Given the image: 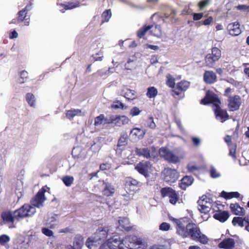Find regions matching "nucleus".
I'll return each mask as SVG.
<instances>
[{"instance_id": "obj_57", "label": "nucleus", "mask_w": 249, "mask_h": 249, "mask_svg": "<svg viewBox=\"0 0 249 249\" xmlns=\"http://www.w3.org/2000/svg\"><path fill=\"white\" fill-rule=\"evenodd\" d=\"M42 232L44 235H45L47 236L52 237L53 236V232L51 230L47 228H42Z\"/></svg>"}, {"instance_id": "obj_3", "label": "nucleus", "mask_w": 249, "mask_h": 249, "mask_svg": "<svg viewBox=\"0 0 249 249\" xmlns=\"http://www.w3.org/2000/svg\"><path fill=\"white\" fill-rule=\"evenodd\" d=\"M175 151L178 155L174 154L167 147H163L159 149V153L161 157L164 158L168 162L177 163L179 162L181 160L184 158L185 153L180 149H177Z\"/></svg>"}, {"instance_id": "obj_10", "label": "nucleus", "mask_w": 249, "mask_h": 249, "mask_svg": "<svg viewBox=\"0 0 249 249\" xmlns=\"http://www.w3.org/2000/svg\"><path fill=\"white\" fill-rule=\"evenodd\" d=\"M210 103L213 104V107H215L220 104V102L216 95L212 91H208L205 97L201 100V103L206 105Z\"/></svg>"}, {"instance_id": "obj_29", "label": "nucleus", "mask_w": 249, "mask_h": 249, "mask_svg": "<svg viewBox=\"0 0 249 249\" xmlns=\"http://www.w3.org/2000/svg\"><path fill=\"white\" fill-rule=\"evenodd\" d=\"M109 117L105 118L104 115L101 114L96 117L94 120V125L98 126L102 124H110L109 122Z\"/></svg>"}, {"instance_id": "obj_45", "label": "nucleus", "mask_w": 249, "mask_h": 249, "mask_svg": "<svg viewBox=\"0 0 249 249\" xmlns=\"http://www.w3.org/2000/svg\"><path fill=\"white\" fill-rule=\"evenodd\" d=\"M102 22H107L111 17V12L110 10H107L103 12L102 14Z\"/></svg>"}, {"instance_id": "obj_4", "label": "nucleus", "mask_w": 249, "mask_h": 249, "mask_svg": "<svg viewBox=\"0 0 249 249\" xmlns=\"http://www.w3.org/2000/svg\"><path fill=\"white\" fill-rule=\"evenodd\" d=\"M50 188L45 186L39 190L36 195L32 198L31 203L32 206L40 208L44 206V203L46 200L45 193L49 191Z\"/></svg>"}, {"instance_id": "obj_6", "label": "nucleus", "mask_w": 249, "mask_h": 249, "mask_svg": "<svg viewBox=\"0 0 249 249\" xmlns=\"http://www.w3.org/2000/svg\"><path fill=\"white\" fill-rule=\"evenodd\" d=\"M221 56V53L220 49L216 47L212 49V53L207 54L205 57V63L207 66L213 67L214 63L217 61Z\"/></svg>"}, {"instance_id": "obj_25", "label": "nucleus", "mask_w": 249, "mask_h": 249, "mask_svg": "<svg viewBox=\"0 0 249 249\" xmlns=\"http://www.w3.org/2000/svg\"><path fill=\"white\" fill-rule=\"evenodd\" d=\"M193 180V178L191 176L184 177L179 184L180 187L183 190H185L188 186L192 184Z\"/></svg>"}, {"instance_id": "obj_5", "label": "nucleus", "mask_w": 249, "mask_h": 249, "mask_svg": "<svg viewBox=\"0 0 249 249\" xmlns=\"http://www.w3.org/2000/svg\"><path fill=\"white\" fill-rule=\"evenodd\" d=\"M212 200L206 196H202L197 201L198 210L201 213H208L212 207Z\"/></svg>"}, {"instance_id": "obj_15", "label": "nucleus", "mask_w": 249, "mask_h": 249, "mask_svg": "<svg viewBox=\"0 0 249 249\" xmlns=\"http://www.w3.org/2000/svg\"><path fill=\"white\" fill-rule=\"evenodd\" d=\"M229 107L231 111H234L238 109L241 104V98L238 95L234 97H230L229 99Z\"/></svg>"}, {"instance_id": "obj_16", "label": "nucleus", "mask_w": 249, "mask_h": 249, "mask_svg": "<svg viewBox=\"0 0 249 249\" xmlns=\"http://www.w3.org/2000/svg\"><path fill=\"white\" fill-rule=\"evenodd\" d=\"M187 230H189V235H191L193 239H196L198 238L200 234V230L197 226L194 224L189 223L187 225Z\"/></svg>"}, {"instance_id": "obj_63", "label": "nucleus", "mask_w": 249, "mask_h": 249, "mask_svg": "<svg viewBox=\"0 0 249 249\" xmlns=\"http://www.w3.org/2000/svg\"><path fill=\"white\" fill-rule=\"evenodd\" d=\"M204 16L203 13H194L193 19L194 20H198L201 19Z\"/></svg>"}, {"instance_id": "obj_64", "label": "nucleus", "mask_w": 249, "mask_h": 249, "mask_svg": "<svg viewBox=\"0 0 249 249\" xmlns=\"http://www.w3.org/2000/svg\"><path fill=\"white\" fill-rule=\"evenodd\" d=\"M192 140L193 142L194 145L195 146L199 145L201 142L200 139L198 137H193L192 138Z\"/></svg>"}, {"instance_id": "obj_21", "label": "nucleus", "mask_w": 249, "mask_h": 249, "mask_svg": "<svg viewBox=\"0 0 249 249\" xmlns=\"http://www.w3.org/2000/svg\"><path fill=\"white\" fill-rule=\"evenodd\" d=\"M227 28L229 31V34L231 36H236L239 35L241 33L239 24L238 22L230 23L228 25Z\"/></svg>"}, {"instance_id": "obj_50", "label": "nucleus", "mask_w": 249, "mask_h": 249, "mask_svg": "<svg viewBox=\"0 0 249 249\" xmlns=\"http://www.w3.org/2000/svg\"><path fill=\"white\" fill-rule=\"evenodd\" d=\"M94 61H101L103 60L104 55L103 52L102 51H100L99 52L96 53L95 54L92 55Z\"/></svg>"}, {"instance_id": "obj_23", "label": "nucleus", "mask_w": 249, "mask_h": 249, "mask_svg": "<svg viewBox=\"0 0 249 249\" xmlns=\"http://www.w3.org/2000/svg\"><path fill=\"white\" fill-rule=\"evenodd\" d=\"M145 132L144 130L139 128H134L130 132V135L132 138L135 139H142Z\"/></svg>"}, {"instance_id": "obj_12", "label": "nucleus", "mask_w": 249, "mask_h": 249, "mask_svg": "<svg viewBox=\"0 0 249 249\" xmlns=\"http://www.w3.org/2000/svg\"><path fill=\"white\" fill-rule=\"evenodd\" d=\"M170 219L176 223L177 231L178 234L183 237H186L189 236V230H187V226L185 227L183 223L178 219L173 217H171Z\"/></svg>"}, {"instance_id": "obj_14", "label": "nucleus", "mask_w": 249, "mask_h": 249, "mask_svg": "<svg viewBox=\"0 0 249 249\" xmlns=\"http://www.w3.org/2000/svg\"><path fill=\"white\" fill-rule=\"evenodd\" d=\"M213 109L217 120L220 121L222 123L228 119L229 116L226 110L221 109L219 107V105L213 107Z\"/></svg>"}, {"instance_id": "obj_52", "label": "nucleus", "mask_w": 249, "mask_h": 249, "mask_svg": "<svg viewBox=\"0 0 249 249\" xmlns=\"http://www.w3.org/2000/svg\"><path fill=\"white\" fill-rule=\"evenodd\" d=\"M111 69L110 68L108 70L101 69L98 70L97 73L101 77L107 76L109 74V71Z\"/></svg>"}, {"instance_id": "obj_36", "label": "nucleus", "mask_w": 249, "mask_h": 249, "mask_svg": "<svg viewBox=\"0 0 249 249\" xmlns=\"http://www.w3.org/2000/svg\"><path fill=\"white\" fill-rule=\"evenodd\" d=\"M136 152L139 156H142L148 159L150 158V155L149 153V150L148 148H142V149H137L136 150Z\"/></svg>"}, {"instance_id": "obj_44", "label": "nucleus", "mask_w": 249, "mask_h": 249, "mask_svg": "<svg viewBox=\"0 0 249 249\" xmlns=\"http://www.w3.org/2000/svg\"><path fill=\"white\" fill-rule=\"evenodd\" d=\"M210 173L211 177L212 178H217L220 177V173L213 166H211L210 168Z\"/></svg>"}, {"instance_id": "obj_32", "label": "nucleus", "mask_w": 249, "mask_h": 249, "mask_svg": "<svg viewBox=\"0 0 249 249\" xmlns=\"http://www.w3.org/2000/svg\"><path fill=\"white\" fill-rule=\"evenodd\" d=\"M84 245V239L81 236H77L75 237L73 246L77 249H81Z\"/></svg>"}, {"instance_id": "obj_9", "label": "nucleus", "mask_w": 249, "mask_h": 249, "mask_svg": "<svg viewBox=\"0 0 249 249\" xmlns=\"http://www.w3.org/2000/svg\"><path fill=\"white\" fill-rule=\"evenodd\" d=\"M108 121L110 124H112L116 126H120L122 125L128 124L130 120L127 117L124 115H111L109 117Z\"/></svg>"}, {"instance_id": "obj_47", "label": "nucleus", "mask_w": 249, "mask_h": 249, "mask_svg": "<svg viewBox=\"0 0 249 249\" xmlns=\"http://www.w3.org/2000/svg\"><path fill=\"white\" fill-rule=\"evenodd\" d=\"M146 126L152 129H155L156 125L154 121V118L153 117H150L148 118L146 122Z\"/></svg>"}, {"instance_id": "obj_7", "label": "nucleus", "mask_w": 249, "mask_h": 249, "mask_svg": "<svg viewBox=\"0 0 249 249\" xmlns=\"http://www.w3.org/2000/svg\"><path fill=\"white\" fill-rule=\"evenodd\" d=\"M162 174L164 181L168 183L175 182L179 177V174L176 169L170 168H164Z\"/></svg>"}, {"instance_id": "obj_18", "label": "nucleus", "mask_w": 249, "mask_h": 249, "mask_svg": "<svg viewBox=\"0 0 249 249\" xmlns=\"http://www.w3.org/2000/svg\"><path fill=\"white\" fill-rule=\"evenodd\" d=\"M235 241L231 238H226L221 241L218 245L220 248L225 249H232L234 247Z\"/></svg>"}, {"instance_id": "obj_39", "label": "nucleus", "mask_w": 249, "mask_h": 249, "mask_svg": "<svg viewBox=\"0 0 249 249\" xmlns=\"http://www.w3.org/2000/svg\"><path fill=\"white\" fill-rule=\"evenodd\" d=\"M124 69L126 70L132 71L136 68V63L131 59H128L127 62L124 65Z\"/></svg>"}, {"instance_id": "obj_30", "label": "nucleus", "mask_w": 249, "mask_h": 249, "mask_svg": "<svg viewBox=\"0 0 249 249\" xmlns=\"http://www.w3.org/2000/svg\"><path fill=\"white\" fill-rule=\"evenodd\" d=\"M1 216L3 221L6 223L13 222L14 221V217L13 216L12 213L10 211L2 212Z\"/></svg>"}, {"instance_id": "obj_53", "label": "nucleus", "mask_w": 249, "mask_h": 249, "mask_svg": "<svg viewBox=\"0 0 249 249\" xmlns=\"http://www.w3.org/2000/svg\"><path fill=\"white\" fill-rule=\"evenodd\" d=\"M236 9L243 12L249 13V6L244 4H239L236 7Z\"/></svg>"}, {"instance_id": "obj_24", "label": "nucleus", "mask_w": 249, "mask_h": 249, "mask_svg": "<svg viewBox=\"0 0 249 249\" xmlns=\"http://www.w3.org/2000/svg\"><path fill=\"white\" fill-rule=\"evenodd\" d=\"M229 217V213L227 211H219L213 215V217L221 222H225Z\"/></svg>"}, {"instance_id": "obj_51", "label": "nucleus", "mask_w": 249, "mask_h": 249, "mask_svg": "<svg viewBox=\"0 0 249 249\" xmlns=\"http://www.w3.org/2000/svg\"><path fill=\"white\" fill-rule=\"evenodd\" d=\"M169 202L170 203L172 204H175L177 202L178 200V196L176 193V191H175L173 194L170 196L169 197Z\"/></svg>"}, {"instance_id": "obj_37", "label": "nucleus", "mask_w": 249, "mask_h": 249, "mask_svg": "<svg viewBox=\"0 0 249 249\" xmlns=\"http://www.w3.org/2000/svg\"><path fill=\"white\" fill-rule=\"evenodd\" d=\"M173 189L170 187L162 188L161 190V195L163 197H169L175 192Z\"/></svg>"}, {"instance_id": "obj_13", "label": "nucleus", "mask_w": 249, "mask_h": 249, "mask_svg": "<svg viewBox=\"0 0 249 249\" xmlns=\"http://www.w3.org/2000/svg\"><path fill=\"white\" fill-rule=\"evenodd\" d=\"M135 169L140 174L147 177L151 170V164L147 161L140 162L135 166Z\"/></svg>"}, {"instance_id": "obj_34", "label": "nucleus", "mask_w": 249, "mask_h": 249, "mask_svg": "<svg viewBox=\"0 0 249 249\" xmlns=\"http://www.w3.org/2000/svg\"><path fill=\"white\" fill-rule=\"evenodd\" d=\"M150 25H145L142 27L140 28L138 31H137V36L139 38H142L144 37V35L146 34V33L148 32H149V30L150 29Z\"/></svg>"}, {"instance_id": "obj_58", "label": "nucleus", "mask_w": 249, "mask_h": 249, "mask_svg": "<svg viewBox=\"0 0 249 249\" xmlns=\"http://www.w3.org/2000/svg\"><path fill=\"white\" fill-rule=\"evenodd\" d=\"M197 238L199 239V242L203 244H207L209 240L208 238L206 235L204 234H201V233H200V234L198 236V238Z\"/></svg>"}, {"instance_id": "obj_56", "label": "nucleus", "mask_w": 249, "mask_h": 249, "mask_svg": "<svg viewBox=\"0 0 249 249\" xmlns=\"http://www.w3.org/2000/svg\"><path fill=\"white\" fill-rule=\"evenodd\" d=\"M10 240V238L6 235H2L0 236V244L4 245Z\"/></svg>"}, {"instance_id": "obj_33", "label": "nucleus", "mask_w": 249, "mask_h": 249, "mask_svg": "<svg viewBox=\"0 0 249 249\" xmlns=\"http://www.w3.org/2000/svg\"><path fill=\"white\" fill-rule=\"evenodd\" d=\"M240 196V194L237 192H233L227 193L225 191L221 192V196L226 199H231L233 197L238 198Z\"/></svg>"}, {"instance_id": "obj_17", "label": "nucleus", "mask_w": 249, "mask_h": 249, "mask_svg": "<svg viewBox=\"0 0 249 249\" xmlns=\"http://www.w3.org/2000/svg\"><path fill=\"white\" fill-rule=\"evenodd\" d=\"M57 5L59 6V9L62 13L64 12V9H72L73 8L79 7L80 3L78 1L75 2H69L67 4H63L60 3V1L58 0Z\"/></svg>"}, {"instance_id": "obj_8", "label": "nucleus", "mask_w": 249, "mask_h": 249, "mask_svg": "<svg viewBox=\"0 0 249 249\" xmlns=\"http://www.w3.org/2000/svg\"><path fill=\"white\" fill-rule=\"evenodd\" d=\"M17 212L18 213L17 217L24 218L34 215L36 213V209L31 205L25 204L17 210Z\"/></svg>"}, {"instance_id": "obj_43", "label": "nucleus", "mask_w": 249, "mask_h": 249, "mask_svg": "<svg viewBox=\"0 0 249 249\" xmlns=\"http://www.w3.org/2000/svg\"><path fill=\"white\" fill-rule=\"evenodd\" d=\"M64 183L67 186H70L73 182L74 178L71 176H66L62 178Z\"/></svg>"}, {"instance_id": "obj_62", "label": "nucleus", "mask_w": 249, "mask_h": 249, "mask_svg": "<svg viewBox=\"0 0 249 249\" xmlns=\"http://www.w3.org/2000/svg\"><path fill=\"white\" fill-rule=\"evenodd\" d=\"M235 152H236V146L235 145H232L230 147V155L232 157L233 159H236L235 156Z\"/></svg>"}, {"instance_id": "obj_61", "label": "nucleus", "mask_w": 249, "mask_h": 249, "mask_svg": "<svg viewBox=\"0 0 249 249\" xmlns=\"http://www.w3.org/2000/svg\"><path fill=\"white\" fill-rule=\"evenodd\" d=\"M187 168L188 171L190 172H193L198 169V167L192 163L188 164Z\"/></svg>"}, {"instance_id": "obj_27", "label": "nucleus", "mask_w": 249, "mask_h": 249, "mask_svg": "<svg viewBox=\"0 0 249 249\" xmlns=\"http://www.w3.org/2000/svg\"><path fill=\"white\" fill-rule=\"evenodd\" d=\"M119 226L121 229H124L126 231H129L130 230L129 225V220L126 217H120L118 220Z\"/></svg>"}, {"instance_id": "obj_1", "label": "nucleus", "mask_w": 249, "mask_h": 249, "mask_svg": "<svg viewBox=\"0 0 249 249\" xmlns=\"http://www.w3.org/2000/svg\"><path fill=\"white\" fill-rule=\"evenodd\" d=\"M147 243L136 236H126L124 239L115 235L103 243L99 249H146Z\"/></svg>"}, {"instance_id": "obj_38", "label": "nucleus", "mask_w": 249, "mask_h": 249, "mask_svg": "<svg viewBox=\"0 0 249 249\" xmlns=\"http://www.w3.org/2000/svg\"><path fill=\"white\" fill-rule=\"evenodd\" d=\"M232 223L234 226L238 225L239 226L241 227H243L246 225L244 218H243L242 217H234L232 219Z\"/></svg>"}, {"instance_id": "obj_35", "label": "nucleus", "mask_w": 249, "mask_h": 249, "mask_svg": "<svg viewBox=\"0 0 249 249\" xmlns=\"http://www.w3.org/2000/svg\"><path fill=\"white\" fill-rule=\"evenodd\" d=\"M158 94V90L154 87H151L147 89L146 96L149 98H154Z\"/></svg>"}, {"instance_id": "obj_42", "label": "nucleus", "mask_w": 249, "mask_h": 249, "mask_svg": "<svg viewBox=\"0 0 249 249\" xmlns=\"http://www.w3.org/2000/svg\"><path fill=\"white\" fill-rule=\"evenodd\" d=\"M139 182L136 179L133 178H128L126 181V185L129 186L130 187L132 186L131 190L134 191V187H137L139 185Z\"/></svg>"}, {"instance_id": "obj_20", "label": "nucleus", "mask_w": 249, "mask_h": 249, "mask_svg": "<svg viewBox=\"0 0 249 249\" xmlns=\"http://www.w3.org/2000/svg\"><path fill=\"white\" fill-rule=\"evenodd\" d=\"M203 79L206 83L213 84L216 80V75L213 71H207L204 73Z\"/></svg>"}, {"instance_id": "obj_31", "label": "nucleus", "mask_w": 249, "mask_h": 249, "mask_svg": "<svg viewBox=\"0 0 249 249\" xmlns=\"http://www.w3.org/2000/svg\"><path fill=\"white\" fill-rule=\"evenodd\" d=\"M121 93L128 99L134 98V91L126 87H124L121 89Z\"/></svg>"}, {"instance_id": "obj_46", "label": "nucleus", "mask_w": 249, "mask_h": 249, "mask_svg": "<svg viewBox=\"0 0 249 249\" xmlns=\"http://www.w3.org/2000/svg\"><path fill=\"white\" fill-rule=\"evenodd\" d=\"M214 22L213 18L212 16L208 17L207 18L202 21L201 24L204 26H209L213 25Z\"/></svg>"}, {"instance_id": "obj_11", "label": "nucleus", "mask_w": 249, "mask_h": 249, "mask_svg": "<svg viewBox=\"0 0 249 249\" xmlns=\"http://www.w3.org/2000/svg\"><path fill=\"white\" fill-rule=\"evenodd\" d=\"M97 186H100V190L105 196H112L115 192L114 187L110 183L105 182L104 181H99Z\"/></svg>"}, {"instance_id": "obj_26", "label": "nucleus", "mask_w": 249, "mask_h": 249, "mask_svg": "<svg viewBox=\"0 0 249 249\" xmlns=\"http://www.w3.org/2000/svg\"><path fill=\"white\" fill-rule=\"evenodd\" d=\"M230 208L231 212L235 215H243L245 213L243 208L237 203L231 204Z\"/></svg>"}, {"instance_id": "obj_2", "label": "nucleus", "mask_w": 249, "mask_h": 249, "mask_svg": "<svg viewBox=\"0 0 249 249\" xmlns=\"http://www.w3.org/2000/svg\"><path fill=\"white\" fill-rule=\"evenodd\" d=\"M108 233V230L107 227L99 228L93 235L88 238L86 242V246L89 249H94L106 239Z\"/></svg>"}, {"instance_id": "obj_60", "label": "nucleus", "mask_w": 249, "mask_h": 249, "mask_svg": "<svg viewBox=\"0 0 249 249\" xmlns=\"http://www.w3.org/2000/svg\"><path fill=\"white\" fill-rule=\"evenodd\" d=\"M140 112L141 110L139 109V108L137 107H134L130 110V114L132 116H135L138 115Z\"/></svg>"}, {"instance_id": "obj_49", "label": "nucleus", "mask_w": 249, "mask_h": 249, "mask_svg": "<svg viewBox=\"0 0 249 249\" xmlns=\"http://www.w3.org/2000/svg\"><path fill=\"white\" fill-rule=\"evenodd\" d=\"M167 85L170 88H174L175 85V79L170 75H167Z\"/></svg>"}, {"instance_id": "obj_55", "label": "nucleus", "mask_w": 249, "mask_h": 249, "mask_svg": "<svg viewBox=\"0 0 249 249\" xmlns=\"http://www.w3.org/2000/svg\"><path fill=\"white\" fill-rule=\"evenodd\" d=\"M211 0H204L200 1L198 3V6L200 9H202L207 6Z\"/></svg>"}, {"instance_id": "obj_54", "label": "nucleus", "mask_w": 249, "mask_h": 249, "mask_svg": "<svg viewBox=\"0 0 249 249\" xmlns=\"http://www.w3.org/2000/svg\"><path fill=\"white\" fill-rule=\"evenodd\" d=\"M111 107L114 109L123 108V104L119 101L114 102L111 105Z\"/></svg>"}, {"instance_id": "obj_48", "label": "nucleus", "mask_w": 249, "mask_h": 249, "mask_svg": "<svg viewBox=\"0 0 249 249\" xmlns=\"http://www.w3.org/2000/svg\"><path fill=\"white\" fill-rule=\"evenodd\" d=\"M127 139V135L126 133H124L121 135L120 139L119 140L118 146H121L124 145L126 143Z\"/></svg>"}, {"instance_id": "obj_59", "label": "nucleus", "mask_w": 249, "mask_h": 249, "mask_svg": "<svg viewBox=\"0 0 249 249\" xmlns=\"http://www.w3.org/2000/svg\"><path fill=\"white\" fill-rule=\"evenodd\" d=\"M170 225L166 222L162 223L160 226V230L163 231H167L169 230Z\"/></svg>"}, {"instance_id": "obj_28", "label": "nucleus", "mask_w": 249, "mask_h": 249, "mask_svg": "<svg viewBox=\"0 0 249 249\" xmlns=\"http://www.w3.org/2000/svg\"><path fill=\"white\" fill-rule=\"evenodd\" d=\"M151 27L149 30V33L158 37H160L161 35L160 27L157 25H150Z\"/></svg>"}, {"instance_id": "obj_40", "label": "nucleus", "mask_w": 249, "mask_h": 249, "mask_svg": "<svg viewBox=\"0 0 249 249\" xmlns=\"http://www.w3.org/2000/svg\"><path fill=\"white\" fill-rule=\"evenodd\" d=\"M26 101L31 107H35L36 99L35 96L31 93H28L26 94Z\"/></svg>"}, {"instance_id": "obj_22", "label": "nucleus", "mask_w": 249, "mask_h": 249, "mask_svg": "<svg viewBox=\"0 0 249 249\" xmlns=\"http://www.w3.org/2000/svg\"><path fill=\"white\" fill-rule=\"evenodd\" d=\"M27 8L28 6H26L24 9L18 13V20L23 21L24 24L26 26L29 24V16L27 15Z\"/></svg>"}, {"instance_id": "obj_19", "label": "nucleus", "mask_w": 249, "mask_h": 249, "mask_svg": "<svg viewBox=\"0 0 249 249\" xmlns=\"http://www.w3.org/2000/svg\"><path fill=\"white\" fill-rule=\"evenodd\" d=\"M86 114V112L85 111L78 109H73L67 111L66 117L69 120H71L76 116H84Z\"/></svg>"}, {"instance_id": "obj_41", "label": "nucleus", "mask_w": 249, "mask_h": 249, "mask_svg": "<svg viewBox=\"0 0 249 249\" xmlns=\"http://www.w3.org/2000/svg\"><path fill=\"white\" fill-rule=\"evenodd\" d=\"M190 86V82L187 81H183L179 82L177 87L178 89L181 91H185Z\"/></svg>"}]
</instances>
